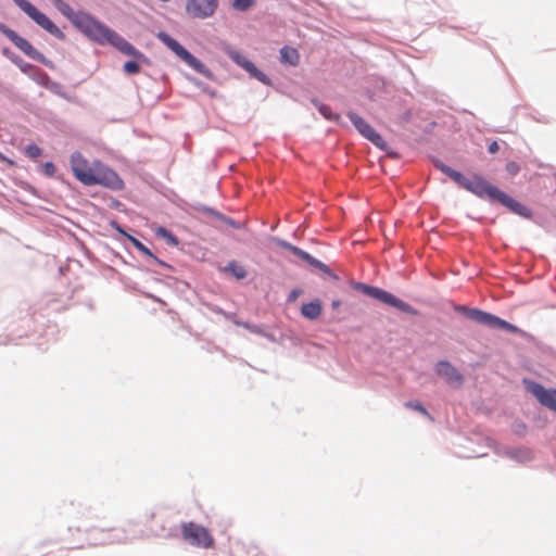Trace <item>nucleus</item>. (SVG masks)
<instances>
[{
  "label": "nucleus",
  "mask_w": 556,
  "mask_h": 556,
  "mask_svg": "<svg viewBox=\"0 0 556 556\" xmlns=\"http://www.w3.org/2000/svg\"><path fill=\"white\" fill-rule=\"evenodd\" d=\"M52 4L88 38L100 43L111 45L123 54L146 61V56L131 43L100 21L84 12H74L64 0H50Z\"/></svg>",
  "instance_id": "nucleus-1"
},
{
  "label": "nucleus",
  "mask_w": 556,
  "mask_h": 556,
  "mask_svg": "<svg viewBox=\"0 0 556 556\" xmlns=\"http://www.w3.org/2000/svg\"><path fill=\"white\" fill-rule=\"evenodd\" d=\"M71 168L75 178L85 186L100 185L113 190L124 188V181L113 169L99 161L90 164L80 152L71 155Z\"/></svg>",
  "instance_id": "nucleus-2"
},
{
  "label": "nucleus",
  "mask_w": 556,
  "mask_h": 556,
  "mask_svg": "<svg viewBox=\"0 0 556 556\" xmlns=\"http://www.w3.org/2000/svg\"><path fill=\"white\" fill-rule=\"evenodd\" d=\"M454 309L455 312L466 316L467 318L476 321L477 324L486 326L489 328L504 329L514 333L518 332V328L516 326L488 312L478 308H470L465 305H456Z\"/></svg>",
  "instance_id": "nucleus-3"
},
{
  "label": "nucleus",
  "mask_w": 556,
  "mask_h": 556,
  "mask_svg": "<svg viewBox=\"0 0 556 556\" xmlns=\"http://www.w3.org/2000/svg\"><path fill=\"white\" fill-rule=\"evenodd\" d=\"M157 38L197 73H200L204 76L210 75V71L207 70V67L169 35H167L166 33H160L157 35Z\"/></svg>",
  "instance_id": "nucleus-4"
},
{
  "label": "nucleus",
  "mask_w": 556,
  "mask_h": 556,
  "mask_svg": "<svg viewBox=\"0 0 556 556\" xmlns=\"http://www.w3.org/2000/svg\"><path fill=\"white\" fill-rule=\"evenodd\" d=\"M182 539L192 546L201 548H211L214 546V538L210 531L194 522H185L181 525Z\"/></svg>",
  "instance_id": "nucleus-5"
},
{
  "label": "nucleus",
  "mask_w": 556,
  "mask_h": 556,
  "mask_svg": "<svg viewBox=\"0 0 556 556\" xmlns=\"http://www.w3.org/2000/svg\"><path fill=\"white\" fill-rule=\"evenodd\" d=\"M354 287L356 290L361 291L362 293H364L372 299H376L380 302L389 304L393 307H396L402 312H405V313L412 312V307L409 304L405 303L404 301L397 299L393 294H391L382 289H379V288L372 287V286H368V285H365L362 282L355 283Z\"/></svg>",
  "instance_id": "nucleus-6"
},
{
  "label": "nucleus",
  "mask_w": 556,
  "mask_h": 556,
  "mask_svg": "<svg viewBox=\"0 0 556 556\" xmlns=\"http://www.w3.org/2000/svg\"><path fill=\"white\" fill-rule=\"evenodd\" d=\"M15 4L25 12L33 21H35L40 27L46 29L51 35L62 38L64 35L60 28L42 12H40L35 5L27 0H14Z\"/></svg>",
  "instance_id": "nucleus-7"
},
{
  "label": "nucleus",
  "mask_w": 556,
  "mask_h": 556,
  "mask_svg": "<svg viewBox=\"0 0 556 556\" xmlns=\"http://www.w3.org/2000/svg\"><path fill=\"white\" fill-rule=\"evenodd\" d=\"M458 186L475 193L476 195H478L480 198L486 197L492 201L496 200L497 194L500 192L498 188L492 186L485 179H483L481 176H478V175H476L471 178L464 176V180H462Z\"/></svg>",
  "instance_id": "nucleus-8"
},
{
  "label": "nucleus",
  "mask_w": 556,
  "mask_h": 556,
  "mask_svg": "<svg viewBox=\"0 0 556 556\" xmlns=\"http://www.w3.org/2000/svg\"><path fill=\"white\" fill-rule=\"evenodd\" d=\"M348 116L362 136L371 141L379 149L387 150L384 139L363 117L354 112H349Z\"/></svg>",
  "instance_id": "nucleus-9"
},
{
  "label": "nucleus",
  "mask_w": 556,
  "mask_h": 556,
  "mask_svg": "<svg viewBox=\"0 0 556 556\" xmlns=\"http://www.w3.org/2000/svg\"><path fill=\"white\" fill-rule=\"evenodd\" d=\"M228 56L241 68L247 71L251 77L257 79L264 85L270 86L271 80L270 78L261 72L254 63H252L250 60H248L243 54H241L239 51L230 50L228 51Z\"/></svg>",
  "instance_id": "nucleus-10"
},
{
  "label": "nucleus",
  "mask_w": 556,
  "mask_h": 556,
  "mask_svg": "<svg viewBox=\"0 0 556 556\" xmlns=\"http://www.w3.org/2000/svg\"><path fill=\"white\" fill-rule=\"evenodd\" d=\"M527 389L539 402L547 408L556 412V390H546L542 384L525 380Z\"/></svg>",
  "instance_id": "nucleus-11"
},
{
  "label": "nucleus",
  "mask_w": 556,
  "mask_h": 556,
  "mask_svg": "<svg viewBox=\"0 0 556 556\" xmlns=\"http://www.w3.org/2000/svg\"><path fill=\"white\" fill-rule=\"evenodd\" d=\"M217 3V0H188L186 10L192 17L206 18L213 15Z\"/></svg>",
  "instance_id": "nucleus-12"
},
{
  "label": "nucleus",
  "mask_w": 556,
  "mask_h": 556,
  "mask_svg": "<svg viewBox=\"0 0 556 556\" xmlns=\"http://www.w3.org/2000/svg\"><path fill=\"white\" fill-rule=\"evenodd\" d=\"M0 31L26 55L33 59H38V51L30 45L28 40L18 36L13 29H10L4 25H0Z\"/></svg>",
  "instance_id": "nucleus-13"
},
{
  "label": "nucleus",
  "mask_w": 556,
  "mask_h": 556,
  "mask_svg": "<svg viewBox=\"0 0 556 556\" xmlns=\"http://www.w3.org/2000/svg\"><path fill=\"white\" fill-rule=\"evenodd\" d=\"M435 372L440 377L444 378L450 384L458 387L463 383V376L451 363L446 361H441L437 364Z\"/></svg>",
  "instance_id": "nucleus-14"
},
{
  "label": "nucleus",
  "mask_w": 556,
  "mask_h": 556,
  "mask_svg": "<svg viewBox=\"0 0 556 556\" xmlns=\"http://www.w3.org/2000/svg\"><path fill=\"white\" fill-rule=\"evenodd\" d=\"M280 245L289 251H291L294 255L299 256L300 258H302L303 261L307 262L308 264H311L312 266L325 271V273H329V268L326 264L321 263L320 261L316 260L315 257H313L311 254H308L307 252L301 250L300 248L298 247H294L288 242H285V241H281L280 242Z\"/></svg>",
  "instance_id": "nucleus-15"
},
{
  "label": "nucleus",
  "mask_w": 556,
  "mask_h": 556,
  "mask_svg": "<svg viewBox=\"0 0 556 556\" xmlns=\"http://www.w3.org/2000/svg\"><path fill=\"white\" fill-rule=\"evenodd\" d=\"M495 201L503 204L504 206L508 207L511 212H514L518 215L529 216V211L525 205L517 202L516 200L510 198L508 194H506L502 190H500Z\"/></svg>",
  "instance_id": "nucleus-16"
},
{
  "label": "nucleus",
  "mask_w": 556,
  "mask_h": 556,
  "mask_svg": "<svg viewBox=\"0 0 556 556\" xmlns=\"http://www.w3.org/2000/svg\"><path fill=\"white\" fill-rule=\"evenodd\" d=\"M280 61L283 64L296 66L300 63V53L295 48L285 46L280 50Z\"/></svg>",
  "instance_id": "nucleus-17"
},
{
  "label": "nucleus",
  "mask_w": 556,
  "mask_h": 556,
  "mask_svg": "<svg viewBox=\"0 0 556 556\" xmlns=\"http://www.w3.org/2000/svg\"><path fill=\"white\" fill-rule=\"evenodd\" d=\"M301 314L311 320L317 319L321 314V305L319 301L309 302L303 304L301 307Z\"/></svg>",
  "instance_id": "nucleus-18"
},
{
  "label": "nucleus",
  "mask_w": 556,
  "mask_h": 556,
  "mask_svg": "<svg viewBox=\"0 0 556 556\" xmlns=\"http://www.w3.org/2000/svg\"><path fill=\"white\" fill-rule=\"evenodd\" d=\"M314 105L318 110V112L328 121H332L339 123L340 115L332 113L331 108L325 103H321L317 100L313 101Z\"/></svg>",
  "instance_id": "nucleus-19"
},
{
  "label": "nucleus",
  "mask_w": 556,
  "mask_h": 556,
  "mask_svg": "<svg viewBox=\"0 0 556 556\" xmlns=\"http://www.w3.org/2000/svg\"><path fill=\"white\" fill-rule=\"evenodd\" d=\"M224 271L230 273L237 279H244L248 275L245 268L242 265H239L237 262L231 261L225 267Z\"/></svg>",
  "instance_id": "nucleus-20"
},
{
  "label": "nucleus",
  "mask_w": 556,
  "mask_h": 556,
  "mask_svg": "<svg viewBox=\"0 0 556 556\" xmlns=\"http://www.w3.org/2000/svg\"><path fill=\"white\" fill-rule=\"evenodd\" d=\"M437 167L440 168L445 175H447L453 181H455L457 185L460 184L462 180H464V175L450 166L444 165L443 163L437 164Z\"/></svg>",
  "instance_id": "nucleus-21"
},
{
  "label": "nucleus",
  "mask_w": 556,
  "mask_h": 556,
  "mask_svg": "<svg viewBox=\"0 0 556 556\" xmlns=\"http://www.w3.org/2000/svg\"><path fill=\"white\" fill-rule=\"evenodd\" d=\"M25 154L31 160H37L42 154V150L37 144H28L25 148Z\"/></svg>",
  "instance_id": "nucleus-22"
},
{
  "label": "nucleus",
  "mask_w": 556,
  "mask_h": 556,
  "mask_svg": "<svg viewBox=\"0 0 556 556\" xmlns=\"http://www.w3.org/2000/svg\"><path fill=\"white\" fill-rule=\"evenodd\" d=\"M254 1L255 0H235L232 5L238 11H247L254 4Z\"/></svg>",
  "instance_id": "nucleus-23"
},
{
  "label": "nucleus",
  "mask_w": 556,
  "mask_h": 556,
  "mask_svg": "<svg viewBox=\"0 0 556 556\" xmlns=\"http://www.w3.org/2000/svg\"><path fill=\"white\" fill-rule=\"evenodd\" d=\"M125 73L132 75L140 72V66L136 61H127L124 64Z\"/></svg>",
  "instance_id": "nucleus-24"
},
{
  "label": "nucleus",
  "mask_w": 556,
  "mask_h": 556,
  "mask_svg": "<svg viewBox=\"0 0 556 556\" xmlns=\"http://www.w3.org/2000/svg\"><path fill=\"white\" fill-rule=\"evenodd\" d=\"M405 406L408 407V408H412L425 416H429V413L428 410L425 408V406L419 403V402H413V401H409V402H406L405 403Z\"/></svg>",
  "instance_id": "nucleus-25"
},
{
  "label": "nucleus",
  "mask_w": 556,
  "mask_h": 556,
  "mask_svg": "<svg viewBox=\"0 0 556 556\" xmlns=\"http://www.w3.org/2000/svg\"><path fill=\"white\" fill-rule=\"evenodd\" d=\"M128 238L131 241V243L135 245V248L138 249L140 252H142L149 256H153L151 251L144 244H142L139 240H137L136 238L130 237V236H128Z\"/></svg>",
  "instance_id": "nucleus-26"
},
{
  "label": "nucleus",
  "mask_w": 556,
  "mask_h": 556,
  "mask_svg": "<svg viewBox=\"0 0 556 556\" xmlns=\"http://www.w3.org/2000/svg\"><path fill=\"white\" fill-rule=\"evenodd\" d=\"M156 233L165 238L169 243L177 244V239L167 229L160 227Z\"/></svg>",
  "instance_id": "nucleus-27"
},
{
  "label": "nucleus",
  "mask_w": 556,
  "mask_h": 556,
  "mask_svg": "<svg viewBox=\"0 0 556 556\" xmlns=\"http://www.w3.org/2000/svg\"><path fill=\"white\" fill-rule=\"evenodd\" d=\"M42 172L46 176L52 177L55 173V166L51 162H47L42 165Z\"/></svg>",
  "instance_id": "nucleus-28"
},
{
  "label": "nucleus",
  "mask_w": 556,
  "mask_h": 556,
  "mask_svg": "<svg viewBox=\"0 0 556 556\" xmlns=\"http://www.w3.org/2000/svg\"><path fill=\"white\" fill-rule=\"evenodd\" d=\"M520 167L519 165L516 163V162H508L506 164V170L510 174V175H516L518 174Z\"/></svg>",
  "instance_id": "nucleus-29"
},
{
  "label": "nucleus",
  "mask_w": 556,
  "mask_h": 556,
  "mask_svg": "<svg viewBox=\"0 0 556 556\" xmlns=\"http://www.w3.org/2000/svg\"><path fill=\"white\" fill-rule=\"evenodd\" d=\"M0 162L5 163L8 166L13 167L15 166L14 161L7 157L3 153L0 152Z\"/></svg>",
  "instance_id": "nucleus-30"
},
{
  "label": "nucleus",
  "mask_w": 556,
  "mask_h": 556,
  "mask_svg": "<svg viewBox=\"0 0 556 556\" xmlns=\"http://www.w3.org/2000/svg\"><path fill=\"white\" fill-rule=\"evenodd\" d=\"M500 147H498V143L496 141H492L489 147H488V151L492 154L496 153L498 151Z\"/></svg>",
  "instance_id": "nucleus-31"
},
{
  "label": "nucleus",
  "mask_w": 556,
  "mask_h": 556,
  "mask_svg": "<svg viewBox=\"0 0 556 556\" xmlns=\"http://www.w3.org/2000/svg\"><path fill=\"white\" fill-rule=\"evenodd\" d=\"M112 226L121 233H123L124 236L126 235L125 231L119 227V225L115 222L112 223Z\"/></svg>",
  "instance_id": "nucleus-32"
},
{
  "label": "nucleus",
  "mask_w": 556,
  "mask_h": 556,
  "mask_svg": "<svg viewBox=\"0 0 556 556\" xmlns=\"http://www.w3.org/2000/svg\"><path fill=\"white\" fill-rule=\"evenodd\" d=\"M250 556H265V555L257 549H253L250 552Z\"/></svg>",
  "instance_id": "nucleus-33"
},
{
  "label": "nucleus",
  "mask_w": 556,
  "mask_h": 556,
  "mask_svg": "<svg viewBox=\"0 0 556 556\" xmlns=\"http://www.w3.org/2000/svg\"><path fill=\"white\" fill-rule=\"evenodd\" d=\"M298 296V292L295 290H293L291 293H290V299L291 300H295Z\"/></svg>",
  "instance_id": "nucleus-34"
},
{
  "label": "nucleus",
  "mask_w": 556,
  "mask_h": 556,
  "mask_svg": "<svg viewBox=\"0 0 556 556\" xmlns=\"http://www.w3.org/2000/svg\"><path fill=\"white\" fill-rule=\"evenodd\" d=\"M331 305L333 308H337L340 306V301H333Z\"/></svg>",
  "instance_id": "nucleus-35"
},
{
  "label": "nucleus",
  "mask_w": 556,
  "mask_h": 556,
  "mask_svg": "<svg viewBox=\"0 0 556 556\" xmlns=\"http://www.w3.org/2000/svg\"><path fill=\"white\" fill-rule=\"evenodd\" d=\"M157 262H159L161 265H163V266H167V265H166L164 262H162V261H157Z\"/></svg>",
  "instance_id": "nucleus-36"
}]
</instances>
